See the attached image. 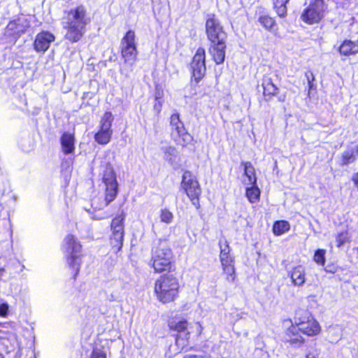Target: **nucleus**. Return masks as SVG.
Returning a JSON list of instances; mask_svg holds the SVG:
<instances>
[{
	"label": "nucleus",
	"mask_w": 358,
	"mask_h": 358,
	"mask_svg": "<svg viewBox=\"0 0 358 358\" xmlns=\"http://www.w3.org/2000/svg\"><path fill=\"white\" fill-rule=\"evenodd\" d=\"M64 28L66 29L65 38L71 43L79 41L86 31V26L91 22V18L85 7L83 5L66 12Z\"/></svg>",
	"instance_id": "1"
},
{
	"label": "nucleus",
	"mask_w": 358,
	"mask_h": 358,
	"mask_svg": "<svg viewBox=\"0 0 358 358\" xmlns=\"http://www.w3.org/2000/svg\"><path fill=\"white\" fill-rule=\"evenodd\" d=\"M179 287V282L176 277L172 274H164L155 280L154 292L159 302L168 303L178 298Z\"/></svg>",
	"instance_id": "2"
},
{
	"label": "nucleus",
	"mask_w": 358,
	"mask_h": 358,
	"mask_svg": "<svg viewBox=\"0 0 358 358\" xmlns=\"http://www.w3.org/2000/svg\"><path fill=\"white\" fill-rule=\"evenodd\" d=\"M173 257L167 241L159 239L152 250V267L156 273L170 272L173 265Z\"/></svg>",
	"instance_id": "3"
},
{
	"label": "nucleus",
	"mask_w": 358,
	"mask_h": 358,
	"mask_svg": "<svg viewBox=\"0 0 358 358\" xmlns=\"http://www.w3.org/2000/svg\"><path fill=\"white\" fill-rule=\"evenodd\" d=\"M63 247L67 264L74 270L76 278L80 271L82 262V246L76 236L69 234L64 240Z\"/></svg>",
	"instance_id": "4"
},
{
	"label": "nucleus",
	"mask_w": 358,
	"mask_h": 358,
	"mask_svg": "<svg viewBox=\"0 0 358 358\" xmlns=\"http://www.w3.org/2000/svg\"><path fill=\"white\" fill-rule=\"evenodd\" d=\"M121 54L124 64L129 66V70L122 68L121 73L128 75L133 69V66L137 59L138 51L135 43V33L129 30L121 41Z\"/></svg>",
	"instance_id": "5"
},
{
	"label": "nucleus",
	"mask_w": 358,
	"mask_h": 358,
	"mask_svg": "<svg viewBox=\"0 0 358 358\" xmlns=\"http://www.w3.org/2000/svg\"><path fill=\"white\" fill-rule=\"evenodd\" d=\"M170 125L171 138L177 145L186 147L193 141V136L186 130L178 113L171 116Z\"/></svg>",
	"instance_id": "6"
},
{
	"label": "nucleus",
	"mask_w": 358,
	"mask_h": 358,
	"mask_svg": "<svg viewBox=\"0 0 358 358\" xmlns=\"http://www.w3.org/2000/svg\"><path fill=\"white\" fill-rule=\"evenodd\" d=\"M103 181L106 185V196L103 201H101V205H96L97 199L92 201V208L95 210H100L108 206L111 201H113L117 194V182L114 171L111 168L106 169Z\"/></svg>",
	"instance_id": "7"
},
{
	"label": "nucleus",
	"mask_w": 358,
	"mask_h": 358,
	"mask_svg": "<svg viewBox=\"0 0 358 358\" xmlns=\"http://www.w3.org/2000/svg\"><path fill=\"white\" fill-rule=\"evenodd\" d=\"M220 250V259L222 266L223 271L227 274V280L234 282L236 278L234 259L230 255L231 249L228 241L224 239L219 241Z\"/></svg>",
	"instance_id": "8"
},
{
	"label": "nucleus",
	"mask_w": 358,
	"mask_h": 358,
	"mask_svg": "<svg viewBox=\"0 0 358 358\" xmlns=\"http://www.w3.org/2000/svg\"><path fill=\"white\" fill-rule=\"evenodd\" d=\"M181 186L192 201L193 205L198 206L199 197L201 189L199 182L190 171H185L183 173Z\"/></svg>",
	"instance_id": "9"
},
{
	"label": "nucleus",
	"mask_w": 358,
	"mask_h": 358,
	"mask_svg": "<svg viewBox=\"0 0 358 358\" xmlns=\"http://www.w3.org/2000/svg\"><path fill=\"white\" fill-rule=\"evenodd\" d=\"M326 5L324 0H314L301 15L302 20L310 24L320 22L324 15Z\"/></svg>",
	"instance_id": "10"
},
{
	"label": "nucleus",
	"mask_w": 358,
	"mask_h": 358,
	"mask_svg": "<svg viewBox=\"0 0 358 358\" xmlns=\"http://www.w3.org/2000/svg\"><path fill=\"white\" fill-rule=\"evenodd\" d=\"M206 31L211 43L225 41L227 35L218 19L215 15H210L206 22Z\"/></svg>",
	"instance_id": "11"
},
{
	"label": "nucleus",
	"mask_w": 358,
	"mask_h": 358,
	"mask_svg": "<svg viewBox=\"0 0 358 358\" xmlns=\"http://www.w3.org/2000/svg\"><path fill=\"white\" fill-rule=\"evenodd\" d=\"M113 121V115L110 112H106L100 122V129L95 134V141L101 145L107 144L111 138V125Z\"/></svg>",
	"instance_id": "12"
},
{
	"label": "nucleus",
	"mask_w": 358,
	"mask_h": 358,
	"mask_svg": "<svg viewBox=\"0 0 358 358\" xmlns=\"http://www.w3.org/2000/svg\"><path fill=\"white\" fill-rule=\"evenodd\" d=\"M295 324L302 334L313 336L320 332V326L318 322L310 315L303 317H295Z\"/></svg>",
	"instance_id": "13"
},
{
	"label": "nucleus",
	"mask_w": 358,
	"mask_h": 358,
	"mask_svg": "<svg viewBox=\"0 0 358 358\" xmlns=\"http://www.w3.org/2000/svg\"><path fill=\"white\" fill-rule=\"evenodd\" d=\"M205 59V50L202 48H199L193 57L192 62L191 63L192 76L194 78L196 83L200 81L206 73V68Z\"/></svg>",
	"instance_id": "14"
},
{
	"label": "nucleus",
	"mask_w": 358,
	"mask_h": 358,
	"mask_svg": "<svg viewBox=\"0 0 358 358\" xmlns=\"http://www.w3.org/2000/svg\"><path fill=\"white\" fill-rule=\"evenodd\" d=\"M55 36L49 31L38 33L34 41V49L37 52H45L49 48L50 43L55 41Z\"/></svg>",
	"instance_id": "15"
},
{
	"label": "nucleus",
	"mask_w": 358,
	"mask_h": 358,
	"mask_svg": "<svg viewBox=\"0 0 358 358\" xmlns=\"http://www.w3.org/2000/svg\"><path fill=\"white\" fill-rule=\"evenodd\" d=\"M170 328L177 331L179 333L185 332V338H180L177 336L176 338V343L178 345L185 346L187 343L189 332H186L187 330L188 322L185 319H176L170 322Z\"/></svg>",
	"instance_id": "16"
},
{
	"label": "nucleus",
	"mask_w": 358,
	"mask_h": 358,
	"mask_svg": "<svg viewBox=\"0 0 358 358\" xmlns=\"http://www.w3.org/2000/svg\"><path fill=\"white\" fill-rule=\"evenodd\" d=\"M225 41L211 43L209 52L217 64H222L225 59Z\"/></svg>",
	"instance_id": "17"
},
{
	"label": "nucleus",
	"mask_w": 358,
	"mask_h": 358,
	"mask_svg": "<svg viewBox=\"0 0 358 358\" xmlns=\"http://www.w3.org/2000/svg\"><path fill=\"white\" fill-rule=\"evenodd\" d=\"M263 87V96L266 101H270L278 92V88L273 83L271 77L265 75L262 80Z\"/></svg>",
	"instance_id": "18"
},
{
	"label": "nucleus",
	"mask_w": 358,
	"mask_h": 358,
	"mask_svg": "<svg viewBox=\"0 0 358 358\" xmlns=\"http://www.w3.org/2000/svg\"><path fill=\"white\" fill-rule=\"evenodd\" d=\"M29 27V23L24 17H18L8 23L7 28L14 34L21 35Z\"/></svg>",
	"instance_id": "19"
},
{
	"label": "nucleus",
	"mask_w": 358,
	"mask_h": 358,
	"mask_svg": "<svg viewBox=\"0 0 358 358\" xmlns=\"http://www.w3.org/2000/svg\"><path fill=\"white\" fill-rule=\"evenodd\" d=\"M305 268L303 266L299 265L293 268L289 273V275L292 279V283L295 286L301 287L305 282Z\"/></svg>",
	"instance_id": "20"
},
{
	"label": "nucleus",
	"mask_w": 358,
	"mask_h": 358,
	"mask_svg": "<svg viewBox=\"0 0 358 358\" xmlns=\"http://www.w3.org/2000/svg\"><path fill=\"white\" fill-rule=\"evenodd\" d=\"M62 151L65 155L72 153L75 149V138L73 134L65 132L60 139Z\"/></svg>",
	"instance_id": "21"
},
{
	"label": "nucleus",
	"mask_w": 358,
	"mask_h": 358,
	"mask_svg": "<svg viewBox=\"0 0 358 358\" xmlns=\"http://www.w3.org/2000/svg\"><path fill=\"white\" fill-rule=\"evenodd\" d=\"M164 152V158L171 166H175L178 164L179 157L176 148L173 146H164L162 148Z\"/></svg>",
	"instance_id": "22"
},
{
	"label": "nucleus",
	"mask_w": 358,
	"mask_h": 358,
	"mask_svg": "<svg viewBox=\"0 0 358 358\" xmlns=\"http://www.w3.org/2000/svg\"><path fill=\"white\" fill-rule=\"evenodd\" d=\"M339 52L345 56L358 53V40L356 41L345 40L339 47Z\"/></svg>",
	"instance_id": "23"
},
{
	"label": "nucleus",
	"mask_w": 358,
	"mask_h": 358,
	"mask_svg": "<svg viewBox=\"0 0 358 358\" xmlns=\"http://www.w3.org/2000/svg\"><path fill=\"white\" fill-rule=\"evenodd\" d=\"M343 330L338 325L329 327L327 330V339L331 343H338L342 338Z\"/></svg>",
	"instance_id": "24"
},
{
	"label": "nucleus",
	"mask_w": 358,
	"mask_h": 358,
	"mask_svg": "<svg viewBox=\"0 0 358 358\" xmlns=\"http://www.w3.org/2000/svg\"><path fill=\"white\" fill-rule=\"evenodd\" d=\"M299 329L296 325H292L287 330V336H288L287 341L293 344H301L303 343L304 340L301 336L299 334Z\"/></svg>",
	"instance_id": "25"
},
{
	"label": "nucleus",
	"mask_w": 358,
	"mask_h": 358,
	"mask_svg": "<svg viewBox=\"0 0 358 358\" xmlns=\"http://www.w3.org/2000/svg\"><path fill=\"white\" fill-rule=\"evenodd\" d=\"M241 165L244 166V174L248 178V185H255L257 178L255 176V168L250 162H243Z\"/></svg>",
	"instance_id": "26"
},
{
	"label": "nucleus",
	"mask_w": 358,
	"mask_h": 358,
	"mask_svg": "<svg viewBox=\"0 0 358 358\" xmlns=\"http://www.w3.org/2000/svg\"><path fill=\"white\" fill-rule=\"evenodd\" d=\"M356 157L352 148L345 150L340 157V165L344 166L355 162Z\"/></svg>",
	"instance_id": "27"
},
{
	"label": "nucleus",
	"mask_w": 358,
	"mask_h": 358,
	"mask_svg": "<svg viewBox=\"0 0 358 358\" xmlns=\"http://www.w3.org/2000/svg\"><path fill=\"white\" fill-rule=\"evenodd\" d=\"M124 234L121 233H113L110 236V244L115 252L120 250L123 245Z\"/></svg>",
	"instance_id": "28"
},
{
	"label": "nucleus",
	"mask_w": 358,
	"mask_h": 358,
	"mask_svg": "<svg viewBox=\"0 0 358 358\" xmlns=\"http://www.w3.org/2000/svg\"><path fill=\"white\" fill-rule=\"evenodd\" d=\"M250 185V187L246 189V196L250 203H255L259 199L260 190L257 186V183Z\"/></svg>",
	"instance_id": "29"
},
{
	"label": "nucleus",
	"mask_w": 358,
	"mask_h": 358,
	"mask_svg": "<svg viewBox=\"0 0 358 358\" xmlns=\"http://www.w3.org/2000/svg\"><path fill=\"white\" fill-rule=\"evenodd\" d=\"M289 229V224L287 221H277L273 227V231L275 235H281Z\"/></svg>",
	"instance_id": "30"
},
{
	"label": "nucleus",
	"mask_w": 358,
	"mask_h": 358,
	"mask_svg": "<svg viewBox=\"0 0 358 358\" xmlns=\"http://www.w3.org/2000/svg\"><path fill=\"white\" fill-rule=\"evenodd\" d=\"M124 218L117 216L115 217L111 222V231L113 233H121L124 234V224H123Z\"/></svg>",
	"instance_id": "31"
},
{
	"label": "nucleus",
	"mask_w": 358,
	"mask_h": 358,
	"mask_svg": "<svg viewBox=\"0 0 358 358\" xmlns=\"http://www.w3.org/2000/svg\"><path fill=\"white\" fill-rule=\"evenodd\" d=\"M350 235L348 231L338 233L336 236V246L341 248L343 244L350 242Z\"/></svg>",
	"instance_id": "32"
},
{
	"label": "nucleus",
	"mask_w": 358,
	"mask_h": 358,
	"mask_svg": "<svg viewBox=\"0 0 358 358\" xmlns=\"http://www.w3.org/2000/svg\"><path fill=\"white\" fill-rule=\"evenodd\" d=\"M259 22L262 26L268 30H271L272 28L275 25L274 20L267 15L261 16L259 18Z\"/></svg>",
	"instance_id": "33"
},
{
	"label": "nucleus",
	"mask_w": 358,
	"mask_h": 358,
	"mask_svg": "<svg viewBox=\"0 0 358 358\" xmlns=\"http://www.w3.org/2000/svg\"><path fill=\"white\" fill-rule=\"evenodd\" d=\"M160 220L166 224H170L173 219V213L166 208L162 209L160 212Z\"/></svg>",
	"instance_id": "34"
},
{
	"label": "nucleus",
	"mask_w": 358,
	"mask_h": 358,
	"mask_svg": "<svg viewBox=\"0 0 358 358\" xmlns=\"http://www.w3.org/2000/svg\"><path fill=\"white\" fill-rule=\"evenodd\" d=\"M325 250L318 249L315 251L313 260L319 265L324 266L325 264Z\"/></svg>",
	"instance_id": "35"
},
{
	"label": "nucleus",
	"mask_w": 358,
	"mask_h": 358,
	"mask_svg": "<svg viewBox=\"0 0 358 358\" xmlns=\"http://www.w3.org/2000/svg\"><path fill=\"white\" fill-rule=\"evenodd\" d=\"M90 358H106V353L101 348H94L92 352Z\"/></svg>",
	"instance_id": "36"
},
{
	"label": "nucleus",
	"mask_w": 358,
	"mask_h": 358,
	"mask_svg": "<svg viewBox=\"0 0 358 358\" xmlns=\"http://www.w3.org/2000/svg\"><path fill=\"white\" fill-rule=\"evenodd\" d=\"M319 354L318 350L316 348V344L310 345L308 352L306 353V358H317Z\"/></svg>",
	"instance_id": "37"
},
{
	"label": "nucleus",
	"mask_w": 358,
	"mask_h": 358,
	"mask_svg": "<svg viewBox=\"0 0 358 358\" xmlns=\"http://www.w3.org/2000/svg\"><path fill=\"white\" fill-rule=\"evenodd\" d=\"M275 8L276 10V12L278 13V15L281 17H283L286 15L287 14V7H286V5H278V6H275Z\"/></svg>",
	"instance_id": "38"
},
{
	"label": "nucleus",
	"mask_w": 358,
	"mask_h": 358,
	"mask_svg": "<svg viewBox=\"0 0 358 358\" xmlns=\"http://www.w3.org/2000/svg\"><path fill=\"white\" fill-rule=\"evenodd\" d=\"M8 310V305L7 303L0 304V316L6 317Z\"/></svg>",
	"instance_id": "39"
},
{
	"label": "nucleus",
	"mask_w": 358,
	"mask_h": 358,
	"mask_svg": "<svg viewBox=\"0 0 358 358\" xmlns=\"http://www.w3.org/2000/svg\"><path fill=\"white\" fill-rule=\"evenodd\" d=\"M306 78L308 80V83L310 81H314L315 80V76L313 75V73L312 71H308L305 74Z\"/></svg>",
	"instance_id": "40"
},
{
	"label": "nucleus",
	"mask_w": 358,
	"mask_h": 358,
	"mask_svg": "<svg viewBox=\"0 0 358 358\" xmlns=\"http://www.w3.org/2000/svg\"><path fill=\"white\" fill-rule=\"evenodd\" d=\"M184 358H211V357L208 355H187Z\"/></svg>",
	"instance_id": "41"
},
{
	"label": "nucleus",
	"mask_w": 358,
	"mask_h": 358,
	"mask_svg": "<svg viewBox=\"0 0 358 358\" xmlns=\"http://www.w3.org/2000/svg\"><path fill=\"white\" fill-rule=\"evenodd\" d=\"M289 0H275V3H274V6H278V5H286V3L289 1Z\"/></svg>",
	"instance_id": "42"
},
{
	"label": "nucleus",
	"mask_w": 358,
	"mask_h": 358,
	"mask_svg": "<svg viewBox=\"0 0 358 358\" xmlns=\"http://www.w3.org/2000/svg\"><path fill=\"white\" fill-rule=\"evenodd\" d=\"M94 199H98V200H96V203H96V205H101V201L104 200V199H102V198H101V197H95V198H94V199L92 200V201L93 200H94Z\"/></svg>",
	"instance_id": "43"
},
{
	"label": "nucleus",
	"mask_w": 358,
	"mask_h": 358,
	"mask_svg": "<svg viewBox=\"0 0 358 358\" xmlns=\"http://www.w3.org/2000/svg\"><path fill=\"white\" fill-rule=\"evenodd\" d=\"M314 84H313V81H310L308 82V87H309V90H312L313 89L314 87Z\"/></svg>",
	"instance_id": "44"
},
{
	"label": "nucleus",
	"mask_w": 358,
	"mask_h": 358,
	"mask_svg": "<svg viewBox=\"0 0 358 358\" xmlns=\"http://www.w3.org/2000/svg\"><path fill=\"white\" fill-rule=\"evenodd\" d=\"M279 101H285V95H282V96H280L279 98H278Z\"/></svg>",
	"instance_id": "45"
},
{
	"label": "nucleus",
	"mask_w": 358,
	"mask_h": 358,
	"mask_svg": "<svg viewBox=\"0 0 358 358\" xmlns=\"http://www.w3.org/2000/svg\"><path fill=\"white\" fill-rule=\"evenodd\" d=\"M199 329H199V334H201V330H202V327H201V324H199Z\"/></svg>",
	"instance_id": "46"
},
{
	"label": "nucleus",
	"mask_w": 358,
	"mask_h": 358,
	"mask_svg": "<svg viewBox=\"0 0 358 358\" xmlns=\"http://www.w3.org/2000/svg\"><path fill=\"white\" fill-rule=\"evenodd\" d=\"M355 250H357V252H358V247L355 248Z\"/></svg>",
	"instance_id": "47"
},
{
	"label": "nucleus",
	"mask_w": 358,
	"mask_h": 358,
	"mask_svg": "<svg viewBox=\"0 0 358 358\" xmlns=\"http://www.w3.org/2000/svg\"><path fill=\"white\" fill-rule=\"evenodd\" d=\"M357 173H358V172H357Z\"/></svg>",
	"instance_id": "48"
}]
</instances>
